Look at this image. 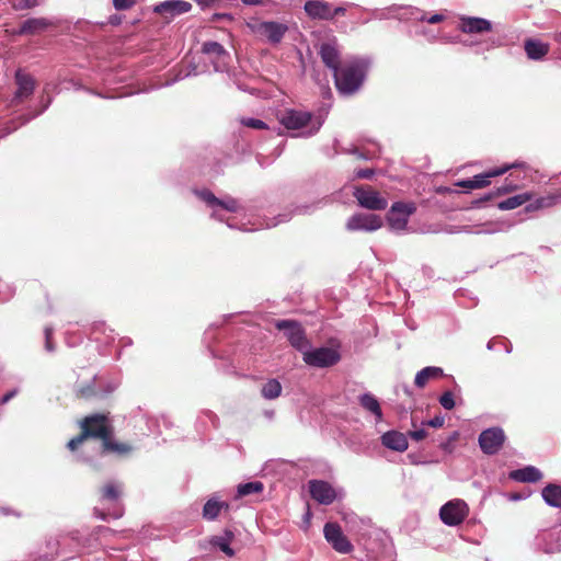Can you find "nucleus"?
Returning a JSON list of instances; mask_svg holds the SVG:
<instances>
[{"label": "nucleus", "mask_w": 561, "mask_h": 561, "mask_svg": "<svg viewBox=\"0 0 561 561\" xmlns=\"http://www.w3.org/2000/svg\"><path fill=\"white\" fill-rule=\"evenodd\" d=\"M382 226L380 216L375 214H355L346 224V228L351 231L355 230H367L374 231Z\"/></svg>", "instance_id": "obj_17"}, {"label": "nucleus", "mask_w": 561, "mask_h": 561, "mask_svg": "<svg viewBox=\"0 0 561 561\" xmlns=\"http://www.w3.org/2000/svg\"><path fill=\"white\" fill-rule=\"evenodd\" d=\"M309 493L311 497L322 505H330L336 499L334 488L323 480H310L308 482Z\"/></svg>", "instance_id": "obj_15"}, {"label": "nucleus", "mask_w": 561, "mask_h": 561, "mask_svg": "<svg viewBox=\"0 0 561 561\" xmlns=\"http://www.w3.org/2000/svg\"><path fill=\"white\" fill-rule=\"evenodd\" d=\"M124 494V488L122 482L117 481H107L99 489V501L107 505V511H99L95 510V514L103 520H106L107 517H112L115 519L121 518L124 515V505L122 503V497Z\"/></svg>", "instance_id": "obj_1"}, {"label": "nucleus", "mask_w": 561, "mask_h": 561, "mask_svg": "<svg viewBox=\"0 0 561 561\" xmlns=\"http://www.w3.org/2000/svg\"><path fill=\"white\" fill-rule=\"evenodd\" d=\"M382 445L396 451L408 449L409 443L407 435L398 431H389L381 436Z\"/></svg>", "instance_id": "obj_22"}, {"label": "nucleus", "mask_w": 561, "mask_h": 561, "mask_svg": "<svg viewBox=\"0 0 561 561\" xmlns=\"http://www.w3.org/2000/svg\"><path fill=\"white\" fill-rule=\"evenodd\" d=\"M375 174V171L374 169H359L355 172V179H360V180H368V179H371Z\"/></svg>", "instance_id": "obj_44"}, {"label": "nucleus", "mask_w": 561, "mask_h": 561, "mask_svg": "<svg viewBox=\"0 0 561 561\" xmlns=\"http://www.w3.org/2000/svg\"><path fill=\"white\" fill-rule=\"evenodd\" d=\"M322 62L333 71H337L343 65L341 64V54L335 43H322L319 49Z\"/></svg>", "instance_id": "obj_20"}, {"label": "nucleus", "mask_w": 561, "mask_h": 561, "mask_svg": "<svg viewBox=\"0 0 561 561\" xmlns=\"http://www.w3.org/2000/svg\"><path fill=\"white\" fill-rule=\"evenodd\" d=\"M541 494L548 505L561 508V485L550 483L542 489Z\"/></svg>", "instance_id": "obj_29"}, {"label": "nucleus", "mask_w": 561, "mask_h": 561, "mask_svg": "<svg viewBox=\"0 0 561 561\" xmlns=\"http://www.w3.org/2000/svg\"><path fill=\"white\" fill-rule=\"evenodd\" d=\"M320 126H321V123L318 122L317 125L312 126L309 131H308V135H314L316 133H318V130L320 129Z\"/></svg>", "instance_id": "obj_52"}, {"label": "nucleus", "mask_w": 561, "mask_h": 561, "mask_svg": "<svg viewBox=\"0 0 561 561\" xmlns=\"http://www.w3.org/2000/svg\"><path fill=\"white\" fill-rule=\"evenodd\" d=\"M531 199V195L529 193L518 194L512 197H508L497 204L499 209L501 210H511L515 209L525 203Z\"/></svg>", "instance_id": "obj_30"}, {"label": "nucleus", "mask_w": 561, "mask_h": 561, "mask_svg": "<svg viewBox=\"0 0 561 561\" xmlns=\"http://www.w3.org/2000/svg\"><path fill=\"white\" fill-rule=\"evenodd\" d=\"M335 88L341 94L351 95L355 93L365 79V66L358 60H352L333 73Z\"/></svg>", "instance_id": "obj_2"}, {"label": "nucleus", "mask_w": 561, "mask_h": 561, "mask_svg": "<svg viewBox=\"0 0 561 561\" xmlns=\"http://www.w3.org/2000/svg\"><path fill=\"white\" fill-rule=\"evenodd\" d=\"M516 190V185H502L500 187H497L496 190V193H493V194H488L483 199L484 201H490L492 199L494 196H499V195H504V194H507L512 191Z\"/></svg>", "instance_id": "obj_42"}, {"label": "nucleus", "mask_w": 561, "mask_h": 561, "mask_svg": "<svg viewBox=\"0 0 561 561\" xmlns=\"http://www.w3.org/2000/svg\"><path fill=\"white\" fill-rule=\"evenodd\" d=\"M353 196L360 207L369 210H383L388 206V201L369 185L356 186Z\"/></svg>", "instance_id": "obj_7"}, {"label": "nucleus", "mask_w": 561, "mask_h": 561, "mask_svg": "<svg viewBox=\"0 0 561 561\" xmlns=\"http://www.w3.org/2000/svg\"><path fill=\"white\" fill-rule=\"evenodd\" d=\"M313 114L307 111L286 110L279 123L289 130H298L307 127L312 121Z\"/></svg>", "instance_id": "obj_16"}, {"label": "nucleus", "mask_w": 561, "mask_h": 561, "mask_svg": "<svg viewBox=\"0 0 561 561\" xmlns=\"http://www.w3.org/2000/svg\"><path fill=\"white\" fill-rule=\"evenodd\" d=\"M524 48L529 59L540 60L549 53L550 45L540 39L527 38L524 42Z\"/></svg>", "instance_id": "obj_23"}, {"label": "nucleus", "mask_w": 561, "mask_h": 561, "mask_svg": "<svg viewBox=\"0 0 561 561\" xmlns=\"http://www.w3.org/2000/svg\"><path fill=\"white\" fill-rule=\"evenodd\" d=\"M444 19H445V18H444V15H443V14H434V15H432V16L427 20V22H428L430 24H436V23L442 22Z\"/></svg>", "instance_id": "obj_50"}, {"label": "nucleus", "mask_w": 561, "mask_h": 561, "mask_svg": "<svg viewBox=\"0 0 561 561\" xmlns=\"http://www.w3.org/2000/svg\"><path fill=\"white\" fill-rule=\"evenodd\" d=\"M253 33L265 37L272 44H278L285 33L288 31V26L283 23L266 21L250 24Z\"/></svg>", "instance_id": "obj_12"}, {"label": "nucleus", "mask_w": 561, "mask_h": 561, "mask_svg": "<svg viewBox=\"0 0 561 561\" xmlns=\"http://www.w3.org/2000/svg\"><path fill=\"white\" fill-rule=\"evenodd\" d=\"M202 7H209L215 0H195Z\"/></svg>", "instance_id": "obj_53"}, {"label": "nucleus", "mask_w": 561, "mask_h": 561, "mask_svg": "<svg viewBox=\"0 0 561 561\" xmlns=\"http://www.w3.org/2000/svg\"><path fill=\"white\" fill-rule=\"evenodd\" d=\"M459 30L468 34H481L492 31V24L489 20L482 18L462 16L460 18Z\"/></svg>", "instance_id": "obj_21"}, {"label": "nucleus", "mask_w": 561, "mask_h": 561, "mask_svg": "<svg viewBox=\"0 0 561 561\" xmlns=\"http://www.w3.org/2000/svg\"><path fill=\"white\" fill-rule=\"evenodd\" d=\"M39 4L38 0H20L16 3L12 4V8L15 11L30 10L34 9Z\"/></svg>", "instance_id": "obj_40"}, {"label": "nucleus", "mask_w": 561, "mask_h": 561, "mask_svg": "<svg viewBox=\"0 0 561 561\" xmlns=\"http://www.w3.org/2000/svg\"><path fill=\"white\" fill-rule=\"evenodd\" d=\"M15 83L18 89L14 93L13 102L22 103L33 94L35 90V80L30 73L19 69L15 72Z\"/></svg>", "instance_id": "obj_18"}, {"label": "nucleus", "mask_w": 561, "mask_h": 561, "mask_svg": "<svg viewBox=\"0 0 561 561\" xmlns=\"http://www.w3.org/2000/svg\"><path fill=\"white\" fill-rule=\"evenodd\" d=\"M440 405L446 410H453L455 408L454 394L451 391L444 392L439 398Z\"/></svg>", "instance_id": "obj_39"}, {"label": "nucleus", "mask_w": 561, "mask_h": 561, "mask_svg": "<svg viewBox=\"0 0 561 561\" xmlns=\"http://www.w3.org/2000/svg\"><path fill=\"white\" fill-rule=\"evenodd\" d=\"M242 2L244 4H249V5H256V4H262L263 0H242Z\"/></svg>", "instance_id": "obj_51"}, {"label": "nucleus", "mask_w": 561, "mask_h": 561, "mask_svg": "<svg viewBox=\"0 0 561 561\" xmlns=\"http://www.w3.org/2000/svg\"><path fill=\"white\" fill-rule=\"evenodd\" d=\"M108 23L114 26L119 25L122 23V16L118 14H113L108 18Z\"/></svg>", "instance_id": "obj_49"}, {"label": "nucleus", "mask_w": 561, "mask_h": 561, "mask_svg": "<svg viewBox=\"0 0 561 561\" xmlns=\"http://www.w3.org/2000/svg\"><path fill=\"white\" fill-rule=\"evenodd\" d=\"M556 198L553 196H542L531 202L525 207L527 213L536 211L542 208L551 207L554 205Z\"/></svg>", "instance_id": "obj_33"}, {"label": "nucleus", "mask_w": 561, "mask_h": 561, "mask_svg": "<svg viewBox=\"0 0 561 561\" xmlns=\"http://www.w3.org/2000/svg\"><path fill=\"white\" fill-rule=\"evenodd\" d=\"M469 514V507L462 500H453L444 504L439 510V517L445 525L457 526Z\"/></svg>", "instance_id": "obj_8"}, {"label": "nucleus", "mask_w": 561, "mask_h": 561, "mask_svg": "<svg viewBox=\"0 0 561 561\" xmlns=\"http://www.w3.org/2000/svg\"><path fill=\"white\" fill-rule=\"evenodd\" d=\"M196 195L209 206H217L219 203V198L209 190L198 191L196 192Z\"/></svg>", "instance_id": "obj_36"}, {"label": "nucleus", "mask_w": 561, "mask_h": 561, "mask_svg": "<svg viewBox=\"0 0 561 561\" xmlns=\"http://www.w3.org/2000/svg\"><path fill=\"white\" fill-rule=\"evenodd\" d=\"M510 476L518 482H537L542 478V473L531 466L514 470Z\"/></svg>", "instance_id": "obj_27"}, {"label": "nucleus", "mask_w": 561, "mask_h": 561, "mask_svg": "<svg viewBox=\"0 0 561 561\" xmlns=\"http://www.w3.org/2000/svg\"><path fill=\"white\" fill-rule=\"evenodd\" d=\"M261 392H262V396L267 400L276 399L280 396L282 385L277 379H270L262 387Z\"/></svg>", "instance_id": "obj_32"}, {"label": "nucleus", "mask_w": 561, "mask_h": 561, "mask_svg": "<svg viewBox=\"0 0 561 561\" xmlns=\"http://www.w3.org/2000/svg\"><path fill=\"white\" fill-rule=\"evenodd\" d=\"M264 485L260 481L248 482L238 486V496H245L252 493H260Z\"/></svg>", "instance_id": "obj_34"}, {"label": "nucleus", "mask_w": 561, "mask_h": 561, "mask_svg": "<svg viewBox=\"0 0 561 561\" xmlns=\"http://www.w3.org/2000/svg\"><path fill=\"white\" fill-rule=\"evenodd\" d=\"M192 9V4L183 0H168L154 7L153 11L162 15L165 20L186 13Z\"/></svg>", "instance_id": "obj_19"}, {"label": "nucleus", "mask_w": 561, "mask_h": 561, "mask_svg": "<svg viewBox=\"0 0 561 561\" xmlns=\"http://www.w3.org/2000/svg\"><path fill=\"white\" fill-rule=\"evenodd\" d=\"M459 439V433L454 432L445 442H442L439 444L440 449H443L445 453H453L455 448L456 442Z\"/></svg>", "instance_id": "obj_37"}, {"label": "nucleus", "mask_w": 561, "mask_h": 561, "mask_svg": "<svg viewBox=\"0 0 561 561\" xmlns=\"http://www.w3.org/2000/svg\"><path fill=\"white\" fill-rule=\"evenodd\" d=\"M241 123L244 126L254 128V129H266L267 128V125L263 121L256 119V118H243L241 121Z\"/></svg>", "instance_id": "obj_41"}, {"label": "nucleus", "mask_w": 561, "mask_h": 561, "mask_svg": "<svg viewBox=\"0 0 561 561\" xmlns=\"http://www.w3.org/2000/svg\"><path fill=\"white\" fill-rule=\"evenodd\" d=\"M234 538V534L226 529L222 536H214L209 540L210 545L217 547L228 557L234 556V550L230 547L231 541Z\"/></svg>", "instance_id": "obj_26"}, {"label": "nucleus", "mask_w": 561, "mask_h": 561, "mask_svg": "<svg viewBox=\"0 0 561 561\" xmlns=\"http://www.w3.org/2000/svg\"><path fill=\"white\" fill-rule=\"evenodd\" d=\"M53 26L54 23L47 18H28L20 24L14 34L19 36H36L44 34Z\"/></svg>", "instance_id": "obj_14"}, {"label": "nucleus", "mask_w": 561, "mask_h": 561, "mask_svg": "<svg viewBox=\"0 0 561 561\" xmlns=\"http://www.w3.org/2000/svg\"><path fill=\"white\" fill-rule=\"evenodd\" d=\"M134 447L129 443L113 440L108 436L102 444L103 453L114 454L117 456H127L133 451Z\"/></svg>", "instance_id": "obj_25"}, {"label": "nucleus", "mask_w": 561, "mask_h": 561, "mask_svg": "<svg viewBox=\"0 0 561 561\" xmlns=\"http://www.w3.org/2000/svg\"><path fill=\"white\" fill-rule=\"evenodd\" d=\"M506 440V435L501 427H490L482 431L478 442L481 450L485 455L497 454Z\"/></svg>", "instance_id": "obj_9"}, {"label": "nucleus", "mask_w": 561, "mask_h": 561, "mask_svg": "<svg viewBox=\"0 0 561 561\" xmlns=\"http://www.w3.org/2000/svg\"><path fill=\"white\" fill-rule=\"evenodd\" d=\"M514 168H526V164L524 162H515L512 164H504L500 168H494L489 170L485 173L477 174L472 179L468 180H461L456 183L457 186L467 188V190H477V188H483L490 185L491 178L500 176L506 173L508 170Z\"/></svg>", "instance_id": "obj_5"}, {"label": "nucleus", "mask_w": 561, "mask_h": 561, "mask_svg": "<svg viewBox=\"0 0 561 561\" xmlns=\"http://www.w3.org/2000/svg\"><path fill=\"white\" fill-rule=\"evenodd\" d=\"M444 376V371L440 367L428 366L421 369L414 379V383L417 388H424L431 380L439 379Z\"/></svg>", "instance_id": "obj_24"}, {"label": "nucleus", "mask_w": 561, "mask_h": 561, "mask_svg": "<svg viewBox=\"0 0 561 561\" xmlns=\"http://www.w3.org/2000/svg\"><path fill=\"white\" fill-rule=\"evenodd\" d=\"M51 334H53V331L50 328H46L45 329V340H46V348L48 351H51L53 350V345H51Z\"/></svg>", "instance_id": "obj_47"}, {"label": "nucleus", "mask_w": 561, "mask_h": 561, "mask_svg": "<svg viewBox=\"0 0 561 561\" xmlns=\"http://www.w3.org/2000/svg\"><path fill=\"white\" fill-rule=\"evenodd\" d=\"M302 354L305 363L313 367H330L340 360V354L329 347H320L313 351L305 350Z\"/></svg>", "instance_id": "obj_11"}, {"label": "nucleus", "mask_w": 561, "mask_h": 561, "mask_svg": "<svg viewBox=\"0 0 561 561\" xmlns=\"http://www.w3.org/2000/svg\"><path fill=\"white\" fill-rule=\"evenodd\" d=\"M408 435L415 442H420V440H423L426 436H427V433L425 430L421 428V430H414V431H409L408 432Z\"/></svg>", "instance_id": "obj_45"}, {"label": "nucleus", "mask_w": 561, "mask_h": 561, "mask_svg": "<svg viewBox=\"0 0 561 561\" xmlns=\"http://www.w3.org/2000/svg\"><path fill=\"white\" fill-rule=\"evenodd\" d=\"M444 417L440 415L435 416L431 421L426 422L425 424L432 427H442L444 425Z\"/></svg>", "instance_id": "obj_46"}, {"label": "nucleus", "mask_w": 561, "mask_h": 561, "mask_svg": "<svg viewBox=\"0 0 561 561\" xmlns=\"http://www.w3.org/2000/svg\"><path fill=\"white\" fill-rule=\"evenodd\" d=\"M81 421V437L78 439L72 438V449L76 447L77 443L82 440V438H98L101 439L103 444L104 440L113 434V428L105 414L89 415L83 417Z\"/></svg>", "instance_id": "obj_3"}, {"label": "nucleus", "mask_w": 561, "mask_h": 561, "mask_svg": "<svg viewBox=\"0 0 561 561\" xmlns=\"http://www.w3.org/2000/svg\"><path fill=\"white\" fill-rule=\"evenodd\" d=\"M416 210L414 203L396 202L392 204L387 220L391 229L404 230L408 225L409 216Z\"/></svg>", "instance_id": "obj_10"}, {"label": "nucleus", "mask_w": 561, "mask_h": 561, "mask_svg": "<svg viewBox=\"0 0 561 561\" xmlns=\"http://www.w3.org/2000/svg\"><path fill=\"white\" fill-rule=\"evenodd\" d=\"M305 11L307 15L313 20L331 21L336 16H344L346 8L333 7L331 3L323 0H309L305 3Z\"/></svg>", "instance_id": "obj_6"}, {"label": "nucleus", "mask_w": 561, "mask_h": 561, "mask_svg": "<svg viewBox=\"0 0 561 561\" xmlns=\"http://www.w3.org/2000/svg\"><path fill=\"white\" fill-rule=\"evenodd\" d=\"M324 537L333 549L340 553H350L353 550V545L347 537L342 533V529L336 523H327L323 528Z\"/></svg>", "instance_id": "obj_13"}, {"label": "nucleus", "mask_w": 561, "mask_h": 561, "mask_svg": "<svg viewBox=\"0 0 561 561\" xmlns=\"http://www.w3.org/2000/svg\"><path fill=\"white\" fill-rule=\"evenodd\" d=\"M275 328L283 331L289 344L299 352H304L310 346L306 331L296 320H277Z\"/></svg>", "instance_id": "obj_4"}, {"label": "nucleus", "mask_w": 561, "mask_h": 561, "mask_svg": "<svg viewBox=\"0 0 561 561\" xmlns=\"http://www.w3.org/2000/svg\"><path fill=\"white\" fill-rule=\"evenodd\" d=\"M136 0H113V5L117 11L128 10L134 7Z\"/></svg>", "instance_id": "obj_43"}, {"label": "nucleus", "mask_w": 561, "mask_h": 561, "mask_svg": "<svg viewBox=\"0 0 561 561\" xmlns=\"http://www.w3.org/2000/svg\"><path fill=\"white\" fill-rule=\"evenodd\" d=\"M229 504L226 502H219L217 500H208L203 507V517L207 520H214L221 510H229Z\"/></svg>", "instance_id": "obj_28"}, {"label": "nucleus", "mask_w": 561, "mask_h": 561, "mask_svg": "<svg viewBox=\"0 0 561 561\" xmlns=\"http://www.w3.org/2000/svg\"><path fill=\"white\" fill-rule=\"evenodd\" d=\"M217 206H219L222 209H226L230 213H236L239 209V204H238L237 199L231 198V197H229L227 199H219V203Z\"/></svg>", "instance_id": "obj_38"}, {"label": "nucleus", "mask_w": 561, "mask_h": 561, "mask_svg": "<svg viewBox=\"0 0 561 561\" xmlns=\"http://www.w3.org/2000/svg\"><path fill=\"white\" fill-rule=\"evenodd\" d=\"M16 394V390H12V391H9L7 392L2 399L0 400V404H5L7 402H9L14 396Z\"/></svg>", "instance_id": "obj_48"}, {"label": "nucleus", "mask_w": 561, "mask_h": 561, "mask_svg": "<svg viewBox=\"0 0 561 561\" xmlns=\"http://www.w3.org/2000/svg\"><path fill=\"white\" fill-rule=\"evenodd\" d=\"M360 405L371 412L378 420H381L382 412L378 400L371 393H364L359 397Z\"/></svg>", "instance_id": "obj_31"}, {"label": "nucleus", "mask_w": 561, "mask_h": 561, "mask_svg": "<svg viewBox=\"0 0 561 561\" xmlns=\"http://www.w3.org/2000/svg\"><path fill=\"white\" fill-rule=\"evenodd\" d=\"M203 53L221 56L226 54L224 46L217 42H205L202 47Z\"/></svg>", "instance_id": "obj_35"}]
</instances>
